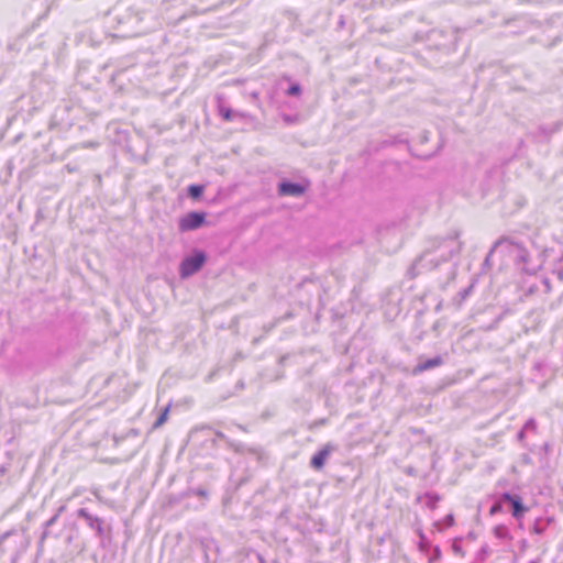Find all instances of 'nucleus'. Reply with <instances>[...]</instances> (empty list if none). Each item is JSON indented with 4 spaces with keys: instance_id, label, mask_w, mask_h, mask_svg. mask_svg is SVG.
<instances>
[{
    "instance_id": "1",
    "label": "nucleus",
    "mask_w": 563,
    "mask_h": 563,
    "mask_svg": "<svg viewBox=\"0 0 563 563\" xmlns=\"http://www.w3.org/2000/svg\"><path fill=\"white\" fill-rule=\"evenodd\" d=\"M459 236L460 232L455 231L444 238L430 239L424 251L415 258L407 269V276L415 279L423 272L435 269L442 263H446L460 254L463 244L459 241Z\"/></svg>"
},
{
    "instance_id": "2",
    "label": "nucleus",
    "mask_w": 563,
    "mask_h": 563,
    "mask_svg": "<svg viewBox=\"0 0 563 563\" xmlns=\"http://www.w3.org/2000/svg\"><path fill=\"white\" fill-rule=\"evenodd\" d=\"M124 36H139L146 34L156 25L155 16L146 11H132L124 16Z\"/></svg>"
},
{
    "instance_id": "3",
    "label": "nucleus",
    "mask_w": 563,
    "mask_h": 563,
    "mask_svg": "<svg viewBox=\"0 0 563 563\" xmlns=\"http://www.w3.org/2000/svg\"><path fill=\"white\" fill-rule=\"evenodd\" d=\"M76 514L77 517L84 519L86 525L95 532L96 537L99 539L100 547L104 549L110 542L109 533L111 527L107 526L102 518L90 514L86 508H79Z\"/></svg>"
},
{
    "instance_id": "4",
    "label": "nucleus",
    "mask_w": 563,
    "mask_h": 563,
    "mask_svg": "<svg viewBox=\"0 0 563 563\" xmlns=\"http://www.w3.org/2000/svg\"><path fill=\"white\" fill-rule=\"evenodd\" d=\"M207 254L205 251L194 249L190 255L185 256L179 264V276L183 279L197 274L206 264Z\"/></svg>"
},
{
    "instance_id": "5",
    "label": "nucleus",
    "mask_w": 563,
    "mask_h": 563,
    "mask_svg": "<svg viewBox=\"0 0 563 563\" xmlns=\"http://www.w3.org/2000/svg\"><path fill=\"white\" fill-rule=\"evenodd\" d=\"M501 250L512 258L515 265L527 255V249L519 242L514 241L508 236H501L494 245L493 250Z\"/></svg>"
},
{
    "instance_id": "6",
    "label": "nucleus",
    "mask_w": 563,
    "mask_h": 563,
    "mask_svg": "<svg viewBox=\"0 0 563 563\" xmlns=\"http://www.w3.org/2000/svg\"><path fill=\"white\" fill-rule=\"evenodd\" d=\"M207 224V212L189 211L178 219V231L180 233L195 231Z\"/></svg>"
},
{
    "instance_id": "7",
    "label": "nucleus",
    "mask_w": 563,
    "mask_h": 563,
    "mask_svg": "<svg viewBox=\"0 0 563 563\" xmlns=\"http://www.w3.org/2000/svg\"><path fill=\"white\" fill-rule=\"evenodd\" d=\"M309 185V180H305V183H296L283 179L277 185V192L282 197H300L307 191Z\"/></svg>"
},
{
    "instance_id": "8",
    "label": "nucleus",
    "mask_w": 563,
    "mask_h": 563,
    "mask_svg": "<svg viewBox=\"0 0 563 563\" xmlns=\"http://www.w3.org/2000/svg\"><path fill=\"white\" fill-rule=\"evenodd\" d=\"M501 500L510 506L511 516L517 521L522 520L526 512L529 510V507L523 504L521 496L517 494L504 492L501 494Z\"/></svg>"
},
{
    "instance_id": "9",
    "label": "nucleus",
    "mask_w": 563,
    "mask_h": 563,
    "mask_svg": "<svg viewBox=\"0 0 563 563\" xmlns=\"http://www.w3.org/2000/svg\"><path fill=\"white\" fill-rule=\"evenodd\" d=\"M22 534L23 530L18 528H12L3 533H0V552L5 553L16 550L18 542L21 541Z\"/></svg>"
},
{
    "instance_id": "10",
    "label": "nucleus",
    "mask_w": 563,
    "mask_h": 563,
    "mask_svg": "<svg viewBox=\"0 0 563 563\" xmlns=\"http://www.w3.org/2000/svg\"><path fill=\"white\" fill-rule=\"evenodd\" d=\"M547 253H548V250L545 249V250H543V251L539 254L538 258H537L536 261H533V260L530 257L529 252L527 251V255H526V256H523V258H522V260H520V261L516 264V266H517L518 268H520L522 272H525V273H527V274L532 275V274L537 273V271H539V269L543 266V264H544V262H545Z\"/></svg>"
},
{
    "instance_id": "11",
    "label": "nucleus",
    "mask_w": 563,
    "mask_h": 563,
    "mask_svg": "<svg viewBox=\"0 0 563 563\" xmlns=\"http://www.w3.org/2000/svg\"><path fill=\"white\" fill-rule=\"evenodd\" d=\"M334 450L335 445L332 443H327L322 449L312 455L310 460V466L316 471H320L324 466L331 452Z\"/></svg>"
},
{
    "instance_id": "12",
    "label": "nucleus",
    "mask_w": 563,
    "mask_h": 563,
    "mask_svg": "<svg viewBox=\"0 0 563 563\" xmlns=\"http://www.w3.org/2000/svg\"><path fill=\"white\" fill-rule=\"evenodd\" d=\"M444 360L441 355H437L428 360H419L418 364L413 368V374H420L422 372L439 367L443 365Z\"/></svg>"
},
{
    "instance_id": "13",
    "label": "nucleus",
    "mask_w": 563,
    "mask_h": 563,
    "mask_svg": "<svg viewBox=\"0 0 563 563\" xmlns=\"http://www.w3.org/2000/svg\"><path fill=\"white\" fill-rule=\"evenodd\" d=\"M199 432H207L208 434L209 433H213L216 435V438L211 439V445L212 446H216L217 445V439H222L227 442V440H229L227 438V435L221 432V431H214L210 426H207V424H203V426H199V427H195L191 432H190V437H196L198 435Z\"/></svg>"
},
{
    "instance_id": "14",
    "label": "nucleus",
    "mask_w": 563,
    "mask_h": 563,
    "mask_svg": "<svg viewBox=\"0 0 563 563\" xmlns=\"http://www.w3.org/2000/svg\"><path fill=\"white\" fill-rule=\"evenodd\" d=\"M554 522L553 517H538L533 521V525L530 529L531 533L542 536L549 526H551Z\"/></svg>"
},
{
    "instance_id": "15",
    "label": "nucleus",
    "mask_w": 563,
    "mask_h": 563,
    "mask_svg": "<svg viewBox=\"0 0 563 563\" xmlns=\"http://www.w3.org/2000/svg\"><path fill=\"white\" fill-rule=\"evenodd\" d=\"M218 111L220 117L225 121H232L235 118L244 119L246 118V114L238 111H233L231 108L224 106L220 99L218 100Z\"/></svg>"
},
{
    "instance_id": "16",
    "label": "nucleus",
    "mask_w": 563,
    "mask_h": 563,
    "mask_svg": "<svg viewBox=\"0 0 563 563\" xmlns=\"http://www.w3.org/2000/svg\"><path fill=\"white\" fill-rule=\"evenodd\" d=\"M562 123L558 122L550 126L540 125L538 126L537 131L534 132L536 137H538L540 141H548L550 136L559 131Z\"/></svg>"
},
{
    "instance_id": "17",
    "label": "nucleus",
    "mask_w": 563,
    "mask_h": 563,
    "mask_svg": "<svg viewBox=\"0 0 563 563\" xmlns=\"http://www.w3.org/2000/svg\"><path fill=\"white\" fill-rule=\"evenodd\" d=\"M58 520L57 516H52L43 525V532L38 540V548L43 547L44 541L51 536L49 528L55 525Z\"/></svg>"
},
{
    "instance_id": "18",
    "label": "nucleus",
    "mask_w": 563,
    "mask_h": 563,
    "mask_svg": "<svg viewBox=\"0 0 563 563\" xmlns=\"http://www.w3.org/2000/svg\"><path fill=\"white\" fill-rule=\"evenodd\" d=\"M205 186L199 184H192L187 187V194L192 200H198L202 197Z\"/></svg>"
},
{
    "instance_id": "19",
    "label": "nucleus",
    "mask_w": 563,
    "mask_h": 563,
    "mask_svg": "<svg viewBox=\"0 0 563 563\" xmlns=\"http://www.w3.org/2000/svg\"><path fill=\"white\" fill-rule=\"evenodd\" d=\"M494 536L500 540H510L511 536L506 525H498L494 528Z\"/></svg>"
},
{
    "instance_id": "20",
    "label": "nucleus",
    "mask_w": 563,
    "mask_h": 563,
    "mask_svg": "<svg viewBox=\"0 0 563 563\" xmlns=\"http://www.w3.org/2000/svg\"><path fill=\"white\" fill-rule=\"evenodd\" d=\"M473 285H470L468 287L461 289L453 299L455 305L461 306L463 301L471 295Z\"/></svg>"
},
{
    "instance_id": "21",
    "label": "nucleus",
    "mask_w": 563,
    "mask_h": 563,
    "mask_svg": "<svg viewBox=\"0 0 563 563\" xmlns=\"http://www.w3.org/2000/svg\"><path fill=\"white\" fill-rule=\"evenodd\" d=\"M438 148H439L438 146H433L430 150H417V151L412 152V155L423 158V159H427V158H430L431 156H433L437 153Z\"/></svg>"
},
{
    "instance_id": "22",
    "label": "nucleus",
    "mask_w": 563,
    "mask_h": 563,
    "mask_svg": "<svg viewBox=\"0 0 563 563\" xmlns=\"http://www.w3.org/2000/svg\"><path fill=\"white\" fill-rule=\"evenodd\" d=\"M552 273L558 277L560 282H563V254L555 261Z\"/></svg>"
},
{
    "instance_id": "23",
    "label": "nucleus",
    "mask_w": 563,
    "mask_h": 563,
    "mask_svg": "<svg viewBox=\"0 0 563 563\" xmlns=\"http://www.w3.org/2000/svg\"><path fill=\"white\" fill-rule=\"evenodd\" d=\"M168 412H169V407H165L162 412L158 415V417L156 418V420L154 421L152 428L153 429H157V428H161L167 420V417H168Z\"/></svg>"
},
{
    "instance_id": "24",
    "label": "nucleus",
    "mask_w": 563,
    "mask_h": 563,
    "mask_svg": "<svg viewBox=\"0 0 563 563\" xmlns=\"http://www.w3.org/2000/svg\"><path fill=\"white\" fill-rule=\"evenodd\" d=\"M504 504L505 501L501 500V495L499 496L498 500H496L492 506H490V509H489V515L490 516H495L497 514H500L503 512L504 510Z\"/></svg>"
},
{
    "instance_id": "25",
    "label": "nucleus",
    "mask_w": 563,
    "mask_h": 563,
    "mask_svg": "<svg viewBox=\"0 0 563 563\" xmlns=\"http://www.w3.org/2000/svg\"><path fill=\"white\" fill-rule=\"evenodd\" d=\"M426 498H427L426 504L430 509H434L440 500V496L435 493H427Z\"/></svg>"
},
{
    "instance_id": "26",
    "label": "nucleus",
    "mask_w": 563,
    "mask_h": 563,
    "mask_svg": "<svg viewBox=\"0 0 563 563\" xmlns=\"http://www.w3.org/2000/svg\"><path fill=\"white\" fill-rule=\"evenodd\" d=\"M254 456L258 462L264 459V451L261 448H245V453Z\"/></svg>"
},
{
    "instance_id": "27",
    "label": "nucleus",
    "mask_w": 563,
    "mask_h": 563,
    "mask_svg": "<svg viewBox=\"0 0 563 563\" xmlns=\"http://www.w3.org/2000/svg\"><path fill=\"white\" fill-rule=\"evenodd\" d=\"M301 93V87L299 84H291L286 90V95L290 97H298Z\"/></svg>"
},
{
    "instance_id": "28",
    "label": "nucleus",
    "mask_w": 563,
    "mask_h": 563,
    "mask_svg": "<svg viewBox=\"0 0 563 563\" xmlns=\"http://www.w3.org/2000/svg\"><path fill=\"white\" fill-rule=\"evenodd\" d=\"M227 444L230 449H232L236 453L244 454L245 453V445L243 443H236L231 440H227Z\"/></svg>"
},
{
    "instance_id": "29",
    "label": "nucleus",
    "mask_w": 563,
    "mask_h": 563,
    "mask_svg": "<svg viewBox=\"0 0 563 563\" xmlns=\"http://www.w3.org/2000/svg\"><path fill=\"white\" fill-rule=\"evenodd\" d=\"M188 495L198 496L200 498H207L208 497V492H207V489H205L202 487H197V488H190L188 490Z\"/></svg>"
},
{
    "instance_id": "30",
    "label": "nucleus",
    "mask_w": 563,
    "mask_h": 563,
    "mask_svg": "<svg viewBox=\"0 0 563 563\" xmlns=\"http://www.w3.org/2000/svg\"><path fill=\"white\" fill-rule=\"evenodd\" d=\"M522 429H525L527 432H537V421L533 418H530L526 421Z\"/></svg>"
},
{
    "instance_id": "31",
    "label": "nucleus",
    "mask_w": 563,
    "mask_h": 563,
    "mask_svg": "<svg viewBox=\"0 0 563 563\" xmlns=\"http://www.w3.org/2000/svg\"><path fill=\"white\" fill-rule=\"evenodd\" d=\"M419 539H420V541H419L420 549L422 551L427 550L429 547V542L422 531H419Z\"/></svg>"
},
{
    "instance_id": "32",
    "label": "nucleus",
    "mask_w": 563,
    "mask_h": 563,
    "mask_svg": "<svg viewBox=\"0 0 563 563\" xmlns=\"http://www.w3.org/2000/svg\"><path fill=\"white\" fill-rule=\"evenodd\" d=\"M429 141V132L423 131L418 135V145H424Z\"/></svg>"
},
{
    "instance_id": "33",
    "label": "nucleus",
    "mask_w": 563,
    "mask_h": 563,
    "mask_svg": "<svg viewBox=\"0 0 563 563\" xmlns=\"http://www.w3.org/2000/svg\"><path fill=\"white\" fill-rule=\"evenodd\" d=\"M487 555H488V548L485 545V547H482L481 550L477 552L476 559L481 560V562H483Z\"/></svg>"
},
{
    "instance_id": "34",
    "label": "nucleus",
    "mask_w": 563,
    "mask_h": 563,
    "mask_svg": "<svg viewBox=\"0 0 563 563\" xmlns=\"http://www.w3.org/2000/svg\"><path fill=\"white\" fill-rule=\"evenodd\" d=\"M11 466V462L7 461L0 465V476H4Z\"/></svg>"
},
{
    "instance_id": "35",
    "label": "nucleus",
    "mask_w": 563,
    "mask_h": 563,
    "mask_svg": "<svg viewBox=\"0 0 563 563\" xmlns=\"http://www.w3.org/2000/svg\"><path fill=\"white\" fill-rule=\"evenodd\" d=\"M443 525L445 527H451L454 525V516L452 514H449L443 519Z\"/></svg>"
},
{
    "instance_id": "36",
    "label": "nucleus",
    "mask_w": 563,
    "mask_h": 563,
    "mask_svg": "<svg viewBox=\"0 0 563 563\" xmlns=\"http://www.w3.org/2000/svg\"><path fill=\"white\" fill-rule=\"evenodd\" d=\"M526 433H527V431L521 428V430L517 434V439H518L519 442H523V440L526 438Z\"/></svg>"
},
{
    "instance_id": "37",
    "label": "nucleus",
    "mask_w": 563,
    "mask_h": 563,
    "mask_svg": "<svg viewBox=\"0 0 563 563\" xmlns=\"http://www.w3.org/2000/svg\"><path fill=\"white\" fill-rule=\"evenodd\" d=\"M66 510V506L65 505H62L57 508L56 512L54 516H57L59 518V516Z\"/></svg>"
},
{
    "instance_id": "38",
    "label": "nucleus",
    "mask_w": 563,
    "mask_h": 563,
    "mask_svg": "<svg viewBox=\"0 0 563 563\" xmlns=\"http://www.w3.org/2000/svg\"><path fill=\"white\" fill-rule=\"evenodd\" d=\"M397 143H407V141L401 139L400 136H397L394 139V141L388 142V144H397Z\"/></svg>"
},
{
    "instance_id": "39",
    "label": "nucleus",
    "mask_w": 563,
    "mask_h": 563,
    "mask_svg": "<svg viewBox=\"0 0 563 563\" xmlns=\"http://www.w3.org/2000/svg\"><path fill=\"white\" fill-rule=\"evenodd\" d=\"M542 283L545 286L547 292H549L551 290V285H550L549 278H544Z\"/></svg>"
},
{
    "instance_id": "40",
    "label": "nucleus",
    "mask_w": 563,
    "mask_h": 563,
    "mask_svg": "<svg viewBox=\"0 0 563 563\" xmlns=\"http://www.w3.org/2000/svg\"><path fill=\"white\" fill-rule=\"evenodd\" d=\"M495 250H493V247L490 249L489 253L487 254L486 258H485V264L488 265L489 264V260H490V256L492 254L494 253Z\"/></svg>"
},
{
    "instance_id": "41",
    "label": "nucleus",
    "mask_w": 563,
    "mask_h": 563,
    "mask_svg": "<svg viewBox=\"0 0 563 563\" xmlns=\"http://www.w3.org/2000/svg\"><path fill=\"white\" fill-rule=\"evenodd\" d=\"M452 548H453L454 552H456V553L461 552V547L456 542L453 543Z\"/></svg>"
},
{
    "instance_id": "42",
    "label": "nucleus",
    "mask_w": 563,
    "mask_h": 563,
    "mask_svg": "<svg viewBox=\"0 0 563 563\" xmlns=\"http://www.w3.org/2000/svg\"><path fill=\"white\" fill-rule=\"evenodd\" d=\"M345 24V20H344V16H340V20H339V27H343Z\"/></svg>"
},
{
    "instance_id": "43",
    "label": "nucleus",
    "mask_w": 563,
    "mask_h": 563,
    "mask_svg": "<svg viewBox=\"0 0 563 563\" xmlns=\"http://www.w3.org/2000/svg\"><path fill=\"white\" fill-rule=\"evenodd\" d=\"M440 554H441L440 548H439V547H435V548H434V555H435V558H439V556H440Z\"/></svg>"
},
{
    "instance_id": "44",
    "label": "nucleus",
    "mask_w": 563,
    "mask_h": 563,
    "mask_svg": "<svg viewBox=\"0 0 563 563\" xmlns=\"http://www.w3.org/2000/svg\"><path fill=\"white\" fill-rule=\"evenodd\" d=\"M66 169L69 172V173H74L76 170L75 167H71L70 165H66Z\"/></svg>"
},
{
    "instance_id": "45",
    "label": "nucleus",
    "mask_w": 563,
    "mask_h": 563,
    "mask_svg": "<svg viewBox=\"0 0 563 563\" xmlns=\"http://www.w3.org/2000/svg\"><path fill=\"white\" fill-rule=\"evenodd\" d=\"M137 433H139V432H137V430H135V429H131V430H130V432H129V434H133V435H137Z\"/></svg>"
},
{
    "instance_id": "46",
    "label": "nucleus",
    "mask_w": 563,
    "mask_h": 563,
    "mask_svg": "<svg viewBox=\"0 0 563 563\" xmlns=\"http://www.w3.org/2000/svg\"><path fill=\"white\" fill-rule=\"evenodd\" d=\"M434 526H435V527L438 528V530H440V531L443 529V528L441 527V523H440L439 521H437V522L434 523Z\"/></svg>"
},
{
    "instance_id": "47",
    "label": "nucleus",
    "mask_w": 563,
    "mask_h": 563,
    "mask_svg": "<svg viewBox=\"0 0 563 563\" xmlns=\"http://www.w3.org/2000/svg\"><path fill=\"white\" fill-rule=\"evenodd\" d=\"M122 439H123V438H119V437H117V435H114V437H113V440H114V442H115V443H118V442H119L120 440H122Z\"/></svg>"
},
{
    "instance_id": "48",
    "label": "nucleus",
    "mask_w": 563,
    "mask_h": 563,
    "mask_svg": "<svg viewBox=\"0 0 563 563\" xmlns=\"http://www.w3.org/2000/svg\"><path fill=\"white\" fill-rule=\"evenodd\" d=\"M369 3H371V1H365V2L362 4V7H363V8H365V7L369 5Z\"/></svg>"
},
{
    "instance_id": "49",
    "label": "nucleus",
    "mask_w": 563,
    "mask_h": 563,
    "mask_svg": "<svg viewBox=\"0 0 563 563\" xmlns=\"http://www.w3.org/2000/svg\"><path fill=\"white\" fill-rule=\"evenodd\" d=\"M529 563H540V560H539V559H537V560H532V561H530Z\"/></svg>"
},
{
    "instance_id": "50",
    "label": "nucleus",
    "mask_w": 563,
    "mask_h": 563,
    "mask_svg": "<svg viewBox=\"0 0 563 563\" xmlns=\"http://www.w3.org/2000/svg\"><path fill=\"white\" fill-rule=\"evenodd\" d=\"M518 526H519V528H521V529H522V527H523V526H522V520L518 521Z\"/></svg>"
},
{
    "instance_id": "51",
    "label": "nucleus",
    "mask_w": 563,
    "mask_h": 563,
    "mask_svg": "<svg viewBox=\"0 0 563 563\" xmlns=\"http://www.w3.org/2000/svg\"><path fill=\"white\" fill-rule=\"evenodd\" d=\"M525 547H526V541L523 540L522 544H521V548H525Z\"/></svg>"
},
{
    "instance_id": "52",
    "label": "nucleus",
    "mask_w": 563,
    "mask_h": 563,
    "mask_svg": "<svg viewBox=\"0 0 563 563\" xmlns=\"http://www.w3.org/2000/svg\"><path fill=\"white\" fill-rule=\"evenodd\" d=\"M473 563H483V562H481V560L476 559Z\"/></svg>"
}]
</instances>
